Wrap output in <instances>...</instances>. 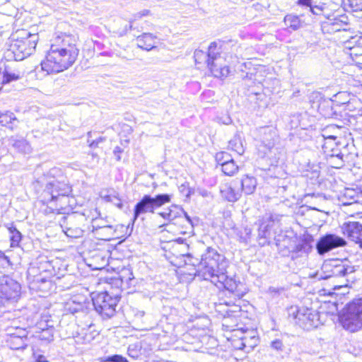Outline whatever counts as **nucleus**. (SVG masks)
I'll list each match as a JSON object with an SVG mask.
<instances>
[{
    "instance_id": "1",
    "label": "nucleus",
    "mask_w": 362,
    "mask_h": 362,
    "mask_svg": "<svg viewBox=\"0 0 362 362\" xmlns=\"http://www.w3.org/2000/svg\"><path fill=\"white\" fill-rule=\"evenodd\" d=\"M47 184L44 190L45 202H56V207L64 209L69 204L71 189L64 180L60 169L54 168L45 175Z\"/></svg>"
},
{
    "instance_id": "2",
    "label": "nucleus",
    "mask_w": 362,
    "mask_h": 362,
    "mask_svg": "<svg viewBox=\"0 0 362 362\" xmlns=\"http://www.w3.org/2000/svg\"><path fill=\"white\" fill-rule=\"evenodd\" d=\"M227 263L224 257L221 255L215 249L208 247L206 252L202 255L201 261L198 264L197 273L204 280H209L211 282L223 272H226Z\"/></svg>"
},
{
    "instance_id": "3",
    "label": "nucleus",
    "mask_w": 362,
    "mask_h": 362,
    "mask_svg": "<svg viewBox=\"0 0 362 362\" xmlns=\"http://www.w3.org/2000/svg\"><path fill=\"white\" fill-rule=\"evenodd\" d=\"M69 51L50 46L45 59L41 62L42 69L49 74L59 73L69 69L78 57V54Z\"/></svg>"
},
{
    "instance_id": "4",
    "label": "nucleus",
    "mask_w": 362,
    "mask_h": 362,
    "mask_svg": "<svg viewBox=\"0 0 362 362\" xmlns=\"http://www.w3.org/2000/svg\"><path fill=\"white\" fill-rule=\"evenodd\" d=\"M217 49L216 42H211L209 47L208 53L206 54L202 50H196L194 52V58L196 62L202 57L206 58L207 66L214 77L218 78H226L229 73L230 69L226 62L224 56Z\"/></svg>"
},
{
    "instance_id": "5",
    "label": "nucleus",
    "mask_w": 362,
    "mask_h": 362,
    "mask_svg": "<svg viewBox=\"0 0 362 362\" xmlns=\"http://www.w3.org/2000/svg\"><path fill=\"white\" fill-rule=\"evenodd\" d=\"M322 270L324 275L320 276L321 279H331L333 282L335 279L338 280L340 284L334 286V288L336 289L348 285L349 276L355 272V268L347 261L334 259L325 263Z\"/></svg>"
},
{
    "instance_id": "6",
    "label": "nucleus",
    "mask_w": 362,
    "mask_h": 362,
    "mask_svg": "<svg viewBox=\"0 0 362 362\" xmlns=\"http://www.w3.org/2000/svg\"><path fill=\"white\" fill-rule=\"evenodd\" d=\"M260 144L258 146V154L269 161V165H276L279 160V150L275 147L277 140L276 130L272 127L262 128Z\"/></svg>"
},
{
    "instance_id": "7",
    "label": "nucleus",
    "mask_w": 362,
    "mask_h": 362,
    "mask_svg": "<svg viewBox=\"0 0 362 362\" xmlns=\"http://www.w3.org/2000/svg\"><path fill=\"white\" fill-rule=\"evenodd\" d=\"M339 321L351 332L362 328V298H354L346 305L339 315Z\"/></svg>"
},
{
    "instance_id": "8",
    "label": "nucleus",
    "mask_w": 362,
    "mask_h": 362,
    "mask_svg": "<svg viewBox=\"0 0 362 362\" xmlns=\"http://www.w3.org/2000/svg\"><path fill=\"white\" fill-rule=\"evenodd\" d=\"M173 197L171 194H145L134 206L133 222L143 214H154L156 209L170 203Z\"/></svg>"
},
{
    "instance_id": "9",
    "label": "nucleus",
    "mask_w": 362,
    "mask_h": 362,
    "mask_svg": "<svg viewBox=\"0 0 362 362\" xmlns=\"http://www.w3.org/2000/svg\"><path fill=\"white\" fill-rule=\"evenodd\" d=\"M37 41V34L22 31V36L11 45L15 60L21 61L32 54L35 49Z\"/></svg>"
},
{
    "instance_id": "10",
    "label": "nucleus",
    "mask_w": 362,
    "mask_h": 362,
    "mask_svg": "<svg viewBox=\"0 0 362 362\" xmlns=\"http://www.w3.org/2000/svg\"><path fill=\"white\" fill-rule=\"evenodd\" d=\"M119 299L117 296H112L107 292H102L93 298V303L95 311L103 318H110L115 313Z\"/></svg>"
},
{
    "instance_id": "11",
    "label": "nucleus",
    "mask_w": 362,
    "mask_h": 362,
    "mask_svg": "<svg viewBox=\"0 0 362 362\" xmlns=\"http://www.w3.org/2000/svg\"><path fill=\"white\" fill-rule=\"evenodd\" d=\"M294 317L296 322L305 329L317 327L320 324L318 313L307 308L298 310Z\"/></svg>"
},
{
    "instance_id": "12",
    "label": "nucleus",
    "mask_w": 362,
    "mask_h": 362,
    "mask_svg": "<svg viewBox=\"0 0 362 362\" xmlns=\"http://www.w3.org/2000/svg\"><path fill=\"white\" fill-rule=\"evenodd\" d=\"M21 285L8 276L0 279V293L7 301L16 300L21 294Z\"/></svg>"
},
{
    "instance_id": "13",
    "label": "nucleus",
    "mask_w": 362,
    "mask_h": 362,
    "mask_svg": "<svg viewBox=\"0 0 362 362\" xmlns=\"http://www.w3.org/2000/svg\"><path fill=\"white\" fill-rule=\"evenodd\" d=\"M226 272V271L223 272L218 276L216 275V277L212 280L211 283L217 286H219V284L220 286H223L226 290L228 291L238 298H242L244 295V292L241 291L240 286L243 285L240 282L238 283L233 278H228Z\"/></svg>"
},
{
    "instance_id": "14",
    "label": "nucleus",
    "mask_w": 362,
    "mask_h": 362,
    "mask_svg": "<svg viewBox=\"0 0 362 362\" xmlns=\"http://www.w3.org/2000/svg\"><path fill=\"white\" fill-rule=\"evenodd\" d=\"M346 243L344 238L334 234H327L319 240L316 249L320 255H324L334 248L344 246Z\"/></svg>"
},
{
    "instance_id": "15",
    "label": "nucleus",
    "mask_w": 362,
    "mask_h": 362,
    "mask_svg": "<svg viewBox=\"0 0 362 362\" xmlns=\"http://www.w3.org/2000/svg\"><path fill=\"white\" fill-rule=\"evenodd\" d=\"M349 25L347 16L341 15L333 18L327 17V21L322 24V30L325 33H334L338 31H346Z\"/></svg>"
},
{
    "instance_id": "16",
    "label": "nucleus",
    "mask_w": 362,
    "mask_h": 362,
    "mask_svg": "<svg viewBox=\"0 0 362 362\" xmlns=\"http://www.w3.org/2000/svg\"><path fill=\"white\" fill-rule=\"evenodd\" d=\"M343 233L362 247V225L358 222H349L342 227Z\"/></svg>"
},
{
    "instance_id": "17",
    "label": "nucleus",
    "mask_w": 362,
    "mask_h": 362,
    "mask_svg": "<svg viewBox=\"0 0 362 362\" xmlns=\"http://www.w3.org/2000/svg\"><path fill=\"white\" fill-rule=\"evenodd\" d=\"M51 46L55 47V48H59V49H62L63 50H69V52H71L78 55L79 51L76 45V39L72 35H63L62 36H58L54 39V42Z\"/></svg>"
},
{
    "instance_id": "18",
    "label": "nucleus",
    "mask_w": 362,
    "mask_h": 362,
    "mask_svg": "<svg viewBox=\"0 0 362 362\" xmlns=\"http://www.w3.org/2000/svg\"><path fill=\"white\" fill-rule=\"evenodd\" d=\"M25 76V71L18 67L6 65L3 71L1 83L8 84L13 81L22 79Z\"/></svg>"
},
{
    "instance_id": "19",
    "label": "nucleus",
    "mask_w": 362,
    "mask_h": 362,
    "mask_svg": "<svg viewBox=\"0 0 362 362\" xmlns=\"http://www.w3.org/2000/svg\"><path fill=\"white\" fill-rule=\"evenodd\" d=\"M241 192L237 183L224 184L221 187V196L230 202L238 201L241 197Z\"/></svg>"
},
{
    "instance_id": "20",
    "label": "nucleus",
    "mask_w": 362,
    "mask_h": 362,
    "mask_svg": "<svg viewBox=\"0 0 362 362\" xmlns=\"http://www.w3.org/2000/svg\"><path fill=\"white\" fill-rule=\"evenodd\" d=\"M184 210L177 205L173 204L169 208L162 212H159L158 215L163 219L170 222L175 221L177 218H181Z\"/></svg>"
},
{
    "instance_id": "21",
    "label": "nucleus",
    "mask_w": 362,
    "mask_h": 362,
    "mask_svg": "<svg viewBox=\"0 0 362 362\" xmlns=\"http://www.w3.org/2000/svg\"><path fill=\"white\" fill-rule=\"evenodd\" d=\"M155 44V37L151 33H145L136 37V45L141 49L151 50L156 47Z\"/></svg>"
},
{
    "instance_id": "22",
    "label": "nucleus",
    "mask_w": 362,
    "mask_h": 362,
    "mask_svg": "<svg viewBox=\"0 0 362 362\" xmlns=\"http://www.w3.org/2000/svg\"><path fill=\"white\" fill-rule=\"evenodd\" d=\"M313 241L312 238H306L296 245L294 250L292 253V258L298 255H307L312 250L313 245L311 244Z\"/></svg>"
},
{
    "instance_id": "23",
    "label": "nucleus",
    "mask_w": 362,
    "mask_h": 362,
    "mask_svg": "<svg viewBox=\"0 0 362 362\" xmlns=\"http://www.w3.org/2000/svg\"><path fill=\"white\" fill-rule=\"evenodd\" d=\"M241 187L240 191L243 192L245 194H252L254 193L257 187V180L253 176L245 175L241 179Z\"/></svg>"
},
{
    "instance_id": "24",
    "label": "nucleus",
    "mask_w": 362,
    "mask_h": 362,
    "mask_svg": "<svg viewBox=\"0 0 362 362\" xmlns=\"http://www.w3.org/2000/svg\"><path fill=\"white\" fill-rule=\"evenodd\" d=\"M5 344L6 346L13 350L24 349L26 346L25 339H22L15 336H10L7 334L5 339Z\"/></svg>"
},
{
    "instance_id": "25",
    "label": "nucleus",
    "mask_w": 362,
    "mask_h": 362,
    "mask_svg": "<svg viewBox=\"0 0 362 362\" xmlns=\"http://www.w3.org/2000/svg\"><path fill=\"white\" fill-rule=\"evenodd\" d=\"M356 42V37H351L350 40L345 42V47L351 49V52L350 53V55L352 58L353 62L356 64V65L362 68V53L358 54V52L356 50L357 48L351 47V45Z\"/></svg>"
},
{
    "instance_id": "26",
    "label": "nucleus",
    "mask_w": 362,
    "mask_h": 362,
    "mask_svg": "<svg viewBox=\"0 0 362 362\" xmlns=\"http://www.w3.org/2000/svg\"><path fill=\"white\" fill-rule=\"evenodd\" d=\"M359 193L354 189L347 188L344 190L342 199L344 205H350L358 202Z\"/></svg>"
},
{
    "instance_id": "27",
    "label": "nucleus",
    "mask_w": 362,
    "mask_h": 362,
    "mask_svg": "<svg viewBox=\"0 0 362 362\" xmlns=\"http://www.w3.org/2000/svg\"><path fill=\"white\" fill-rule=\"evenodd\" d=\"M16 121L17 119L13 112L9 111L0 112V124L2 126L13 129V124Z\"/></svg>"
},
{
    "instance_id": "28",
    "label": "nucleus",
    "mask_w": 362,
    "mask_h": 362,
    "mask_svg": "<svg viewBox=\"0 0 362 362\" xmlns=\"http://www.w3.org/2000/svg\"><path fill=\"white\" fill-rule=\"evenodd\" d=\"M284 23L288 28H291L293 30H296L302 26L300 18L297 16L292 14H288L285 16Z\"/></svg>"
},
{
    "instance_id": "29",
    "label": "nucleus",
    "mask_w": 362,
    "mask_h": 362,
    "mask_svg": "<svg viewBox=\"0 0 362 362\" xmlns=\"http://www.w3.org/2000/svg\"><path fill=\"white\" fill-rule=\"evenodd\" d=\"M228 147L230 150L235 151L238 155H243L245 149L242 141L238 136H235L228 143Z\"/></svg>"
},
{
    "instance_id": "30",
    "label": "nucleus",
    "mask_w": 362,
    "mask_h": 362,
    "mask_svg": "<svg viewBox=\"0 0 362 362\" xmlns=\"http://www.w3.org/2000/svg\"><path fill=\"white\" fill-rule=\"evenodd\" d=\"M8 230L10 233L11 246L13 247H18L22 239L21 232L13 225L8 227Z\"/></svg>"
},
{
    "instance_id": "31",
    "label": "nucleus",
    "mask_w": 362,
    "mask_h": 362,
    "mask_svg": "<svg viewBox=\"0 0 362 362\" xmlns=\"http://www.w3.org/2000/svg\"><path fill=\"white\" fill-rule=\"evenodd\" d=\"M221 170L225 175L232 176L238 172V166L235 164L234 160L232 159L221 166Z\"/></svg>"
},
{
    "instance_id": "32",
    "label": "nucleus",
    "mask_w": 362,
    "mask_h": 362,
    "mask_svg": "<svg viewBox=\"0 0 362 362\" xmlns=\"http://www.w3.org/2000/svg\"><path fill=\"white\" fill-rule=\"evenodd\" d=\"M42 332L39 335V338L40 340L46 341L50 342L53 340L54 338V327L53 326H49V327H41Z\"/></svg>"
},
{
    "instance_id": "33",
    "label": "nucleus",
    "mask_w": 362,
    "mask_h": 362,
    "mask_svg": "<svg viewBox=\"0 0 362 362\" xmlns=\"http://www.w3.org/2000/svg\"><path fill=\"white\" fill-rule=\"evenodd\" d=\"M6 334L10 336H15L16 337L26 339L27 338V332L25 329L20 327H9L6 329Z\"/></svg>"
},
{
    "instance_id": "34",
    "label": "nucleus",
    "mask_w": 362,
    "mask_h": 362,
    "mask_svg": "<svg viewBox=\"0 0 362 362\" xmlns=\"http://www.w3.org/2000/svg\"><path fill=\"white\" fill-rule=\"evenodd\" d=\"M233 158H231V156L225 151H221L216 154L215 156V160L216 163L222 166L223 164L229 162Z\"/></svg>"
},
{
    "instance_id": "35",
    "label": "nucleus",
    "mask_w": 362,
    "mask_h": 362,
    "mask_svg": "<svg viewBox=\"0 0 362 362\" xmlns=\"http://www.w3.org/2000/svg\"><path fill=\"white\" fill-rule=\"evenodd\" d=\"M270 348L277 354H280L285 350V345L280 339H275L270 343Z\"/></svg>"
},
{
    "instance_id": "36",
    "label": "nucleus",
    "mask_w": 362,
    "mask_h": 362,
    "mask_svg": "<svg viewBox=\"0 0 362 362\" xmlns=\"http://www.w3.org/2000/svg\"><path fill=\"white\" fill-rule=\"evenodd\" d=\"M64 231L68 237L73 238H79L83 235V230L79 228H66Z\"/></svg>"
},
{
    "instance_id": "37",
    "label": "nucleus",
    "mask_w": 362,
    "mask_h": 362,
    "mask_svg": "<svg viewBox=\"0 0 362 362\" xmlns=\"http://www.w3.org/2000/svg\"><path fill=\"white\" fill-rule=\"evenodd\" d=\"M324 144L322 145V148L326 153L329 148H332V143L337 139V136L334 135L326 136L322 134Z\"/></svg>"
},
{
    "instance_id": "38",
    "label": "nucleus",
    "mask_w": 362,
    "mask_h": 362,
    "mask_svg": "<svg viewBox=\"0 0 362 362\" xmlns=\"http://www.w3.org/2000/svg\"><path fill=\"white\" fill-rule=\"evenodd\" d=\"M327 7L325 6V4H323L322 5H316V6H310L309 8V11H311L314 15L320 16L323 15L326 16L325 14V9Z\"/></svg>"
},
{
    "instance_id": "39",
    "label": "nucleus",
    "mask_w": 362,
    "mask_h": 362,
    "mask_svg": "<svg viewBox=\"0 0 362 362\" xmlns=\"http://www.w3.org/2000/svg\"><path fill=\"white\" fill-rule=\"evenodd\" d=\"M91 135H92L91 132H88L87 134V136H88L87 142L89 144V146L92 148L98 147V145L105 141V138L101 137V136L95 140H91L90 139Z\"/></svg>"
},
{
    "instance_id": "40",
    "label": "nucleus",
    "mask_w": 362,
    "mask_h": 362,
    "mask_svg": "<svg viewBox=\"0 0 362 362\" xmlns=\"http://www.w3.org/2000/svg\"><path fill=\"white\" fill-rule=\"evenodd\" d=\"M103 362H129L128 360L118 354H115L113 356H106L103 360Z\"/></svg>"
},
{
    "instance_id": "41",
    "label": "nucleus",
    "mask_w": 362,
    "mask_h": 362,
    "mask_svg": "<svg viewBox=\"0 0 362 362\" xmlns=\"http://www.w3.org/2000/svg\"><path fill=\"white\" fill-rule=\"evenodd\" d=\"M251 233L252 230L250 228H244L243 231L240 230L238 235L240 241L247 243V240L250 238Z\"/></svg>"
},
{
    "instance_id": "42",
    "label": "nucleus",
    "mask_w": 362,
    "mask_h": 362,
    "mask_svg": "<svg viewBox=\"0 0 362 362\" xmlns=\"http://www.w3.org/2000/svg\"><path fill=\"white\" fill-rule=\"evenodd\" d=\"M101 221H102L101 219H98V218L93 219V229H95V230H97V229L112 230V226L104 225L102 223H100Z\"/></svg>"
},
{
    "instance_id": "43",
    "label": "nucleus",
    "mask_w": 362,
    "mask_h": 362,
    "mask_svg": "<svg viewBox=\"0 0 362 362\" xmlns=\"http://www.w3.org/2000/svg\"><path fill=\"white\" fill-rule=\"evenodd\" d=\"M13 146L19 151L25 152L29 149V146L25 140H18L13 144Z\"/></svg>"
},
{
    "instance_id": "44",
    "label": "nucleus",
    "mask_w": 362,
    "mask_h": 362,
    "mask_svg": "<svg viewBox=\"0 0 362 362\" xmlns=\"http://www.w3.org/2000/svg\"><path fill=\"white\" fill-rule=\"evenodd\" d=\"M353 11H362V0H348Z\"/></svg>"
},
{
    "instance_id": "45",
    "label": "nucleus",
    "mask_w": 362,
    "mask_h": 362,
    "mask_svg": "<svg viewBox=\"0 0 362 362\" xmlns=\"http://www.w3.org/2000/svg\"><path fill=\"white\" fill-rule=\"evenodd\" d=\"M128 354L129 356L136 358L139 355V350L136 344L130 345L128 348Z\"/></svg>"
},
{
    "instance_id": "46",
    "label": "nucleus",
    "mask_w": 362,
    "mask_h": 362,
    "mask_svg": "<svg viewBox=\"0 0 362 362\" xmlns=\"http://www.w3.org/2000/svg\"><path fill=\"white\" fill-rule=\"evenodd\" d=\"M0 267H8L11 266V262L9 258L4 255V252L0 251Z\"/></svg>"
},
{
    "instance_id": "47",
    "label": "nucleus",
    "mask_w": 362,
    "mask_h": 362,
    "mask_svg": "<svg viewBox=\"0 0 362 362\" xmlns=\"http://www.w3.org/2000/svg\"><path fill=\"white\" fill-rule=\"evenodd\" d=\"M330 156L332 158L337 160V162L335 163L337 165L335 168H339L344 165L343 155L341 153H338L335 156L334 154H330Z\"/></svg>"
},
{
    "instance_id": "48",
    "label": "nucleus",
    "mask_w": 362,
    "mask_h": 362,
    "mask_svg": "<svg viewBox=\"0 0 362 362\" xmlns=\"http://www.w3.org/2000/svg\"><path fill=\"white\" fill-rule=\"evenodd\" d=\"M35 282L44 284L45 286L43 287V288H47V285H51V281L47 276H45V277H41V276L37 277L36 279H35Z\"/></svg>"
},
{
    "instance_id": "49",
    "label": "nucleus",
    "mask_w": 362,
    "mask_h": 362,
    "mask_svg": "<svg viewBox=\"0 0 362 362\" xmlns=\"http://www.w3.org/2000/svg\"><path fill=\"white\" fill-rule=\"evenodd\" d=\"M180 190L182 193H185L186 197H189L192 193L191 189L186 184L181 185V186L180 187Z\"/></svg>"
},
{
    "instance_id": "50",
    "label": "nucleus",
    "mask_w": 362,
    "mask_h": 362,
    "mask_svg": "<svg viewBox=\"0 0 362 362\" xmlns=\"http://www.w3.org/2000/svg\"><path fill=\"white\" fill-rule=\"evenodd\" d=\"M122 152H123V149L121 147L116 146L115 148L113 153H114L115 156H116L117 160H120V159H121L120 154Z\"/></svg>"
},
{
    "instance_id": "51",
    "label": "nucleus",
    "mask_w": 362,
    "mask_h": 362,
    "mask_svg": "<svg viewBox=\"0 0 362 362\" xmlns=\"http://www.w3.org/2000/svg\"><path fill=\"white\" fill-rule=\"evenodd\" d=\"M299 4L307 6L308 8H310L311 4V0H298Z\"/></svg>"
},
{
    "instance_id": "52",
    "label": "nucleus",
    "mask_w": 362,
    "mask_h": 362,
    "mask_svg": "<svg viewBox=\"0 0 362 362\" xmlns=\"http://www.w3.org/2000/svg\"><path fill=\"white\" fill-rule=\"evenodd\" d=\"M36 362H48L46 358L42 355H39L36 359Z\"/></svg>"
},
{
    "instance_id": "53",
    "label": "nucleus",
    "mask_w": 362,
    "mask_h": 362,
    "mask_svg": "<svg viewBox=\"0 0 362 362\" xmlns=\"http://www.w3.org/2000/svg\"><path fill=\"white\" fill-rule=\"evenodd\" d=\"M148 13H149V11H148V10H144V11H142V12H139V13H138L136 15V17H139V18H141V17H142V16H146V15H148Z\"/></svg>"
},
{
    "instance_id": "54",
    "label": "nucleus",
    "mask_w": 362,
    "mask_h": 362,
    "mask_svg": "<svg viewBox=\"0 0 362 362\" xmlns=\"http://www.w3.org/2000/svg\"><path fill=\"white\" fill-rule=\"evenodd\" d=\"M8 301L6 300V299H3V296L0 293V308H1L3 306H4V305L6 304V303H7Z\"/></svg>"
},
{
    "instance_id": "55",
    "label": "nucleus",
    "mask_w": 362,
    "mask_h": 362,
    "mask_svg": "<svg viewBox=\"0 0 362 362\" xmlns=\"http://www.w3.org/2000/svg\"><path fill=\"white\" fill-rule=\"evenodd\" d=\"M52 267L51 263L49 262H45V272H49L50 274H52V272L49 270V268Z\"/></svg>"
},
{
    "instance_id": "56",
    "label": "nucleus",
    "mask_w": 362,
    "mask_h": 362,
    "mask_svg": "<svg viewBox=\"0 0 362 362\" xmlns=\"http://www.w3.org/2000/svg\"><path fill=\"white\" fill-rule=\"evenodd\" d=\"M151 362H175V361H165V360H163V359H161V358H156V359H153L151 361Z\"/></svg>"
},
{
    "instance_id": "57",
    "label": "nucleus",
    "mask_w": 362,
    "mask_h": 362,
    "mask_svg": "<svg viewBox=\"0 0 362 362\" xmlns=\"http://www.w3.org/2000/svg\"><path fill=\"white\" fill-rule=\"evenodd\" d=\"M182 215L185 216V218L190 223L192 224V220L190 217L188 216V214L184 211V213Z\"/></svg>"
},
{
    "instance_id": "58",
    "label": "nucleus",
    "mask_w": 362,
    "mask_h": 362,
    "mask_svg": "<svg viewBox=\"0 0 362 362\" xmlns=\"http://www.w3.org/2000/svg\"><path fill=\"white\" fill-rule=\"evenodd\" d=\"M338 129L339 127L335 126V125H331V126L327 127V129L325 131L332 130V129Z\"/></svg>"
},
{
    "instance_id": "59",
    "label": "nucleus",
    "mask_w": 362,
    "mask_h": 362,
    "mask_svg": "<svg viewBox=\"0 0 362 362\" xmlns=\"http://www.w3.org/2000/svg\"><path fill=\"white\" fill-rule=\"evenodd\" d=\"M69 310L72 313H77L79 310V308L75 307L73 309H71L70 307L69 308Z\"/></svg>"
},
{
    "instance_id": "60",
    "label": "nucleus",
    "mask_w": 362,
    "mask_h": 362,
    "mask_svg": "<svg viewBox=\"0 0 362 362\" xmlns=\"http://www.w3.org/2000/svg\"><path fill=\"white\" fill-rule=\"evenodd\" d=\"M92 156L93 158H95L97 159V161H98L99 158H98V155L96 153H92Z\"/></svg>"
},
{
    "instance_id": "61",
    "label": "nucleus",
    "mask_w": 362,
    "mask_h": 362,
    "mask_svg": "<svg viewBox=\"0 0 362 362\" xmlns=\"http://www.w3.org/2000/svg\"><path fill=\"white\" fill-rule=\"evenodd\" d=\"M117 206H118L119 208H122V204L119 203V204H117Z\"/></svg>"
},
{
    "instance_id": "62",
    "label": "nucleus",
    "mask_w": 362,
    "mask_h": 362,
    "mask_svg": "<svg viewBox=\"0 0 362 362\" xmlns=\"http://www.w3.org/2000/svg\"><path fill=\"white\" fill-rule=\"evenodd\" d=\"M132 24H130V25H129V29H132Z\"/></svg>"
},
{
    "instance_id": "63",
    "label": "nucleus",
    "mask_w": 362,
    "mask_h": 362,
    "mask_svg": "<svg viewBox=\"0 0 362 362\" xmlns=\"http://www.w3.org/2000/svg\"><path fill=\"white\" fill-rule=\"evenodd\" d=\"M228 122H226V124H228V123H229V122L230 121V119H229V118H228Z\"/></svg>"
},
{
    "instance_id": "64",
    "label": "nucleus",
    "mask_w": 362,
    "mask_h": 362,
    "mask_svg": "<svg viewBox=\"0 0 362 362\" xmlns=\"http://www.w3.org/2000/svg\"><path fill=\"white\" fill-rule=\"evenodd\" d=\"M127 142H128V141H127V140H125V141H124V144H127Z\"/></svg>"
}]
</instances>
